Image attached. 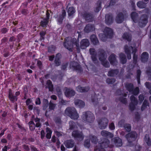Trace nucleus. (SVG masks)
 <instances>
[{"label": "nucleus", "instance_id": "obj_1", "mask_svg": "<svg viewBox=\"0 0 151 151\" xmlns=\"http://www.w3.org/2000/svg\"><path fill=\"white\" fill-rule=\"evenodd\" d=\"M69 37L65 38L63 42V45L65 48L70 51L72 52L73 45H75L76 47H79L78 41H77L76 39H74L69 40Z\"/></svg>", "mask_w": 151, "mask_h": 151}, {"label": "nucleus", "instance_id": "obj_2", "mask_svg": "<svg viewBox=\"0 0 151 151\" xmlns=\"http://www.w3.org/2000/svg\"><path fill=\"white\" fill-rule=\"evenodd\" d=\"M81 118L85 122L91 123L93 122L95 116L92 112L89 111H87L83 113Z\"/></svg>", "mask_w": 151, "mask_h": 151}, {"label": "nucleus", "instance_id": "obj_3", "mask_svg": "<svg viewBox=\"0 0 151 151\" xmlns=\"http://www.w3.org/2000/svg\"><path fill=\"white\" fill-rule=\"evenodd\" d=\"M65 114L68 116L71 119H77L78 117V114L76 109L73 107H68L65 110Z\"/></svg>", "mask_w": 151, "mask_h": 151}, {"label": "nucleus", "instance_id": "obj_4", "mask_svg": "<svg viewBox=\"0 0 151 151\" xmlns=\"http://www.w3.org/2000/svg\"><path fill=\"white\" fill-rule=\"evenodd\" d=\"M101 39L103 41H105L107 38H111L113 35V30L109 27H106L104 29V33L101 34ZM101 36V34L99 35Z\"/></svg>", "mask_w": 151, "mask_h": 151}, {"label": "nucleus", "instance_id": "obj_5", "mask_svg": "<svg viewBox=\"0 0 151 151\" xmlns=\"http://www.w3.org/2000/svg\"><path fill=\"white\" fill-rule=\"evenodd\" d=\"M137 137V134L135 131H132L126 134L125 136L128 142L132 143L135 141Z\"/></svg>", "mask_w": 151, "mask_h": 151}, {"label": "nucleus", "instance_id": "obj_6", "mask_svg": "<svg viewBox=\"0 0 151 151\" xmlns=\"http://www.w3.org/2000/svg\"><path fill=\"white\" fill-rule=\"evenodd\" d=\"M148 16L146 14H143L141 16L138 22V25L141 28L145 27L147 24Z\"/></svg>", "mask_w": 151, "mask_h": 151}, {"label": "nucleus", "instance_id": "obj_7", "mask_svg": "<svg viewBox=\"0 0 151 151\" xmlns=\"http://www.w3.org/2000/svg\"><path fill=\"white\" fill-rule=\"evenodd\" d=\"M72 136L75 139L81 141L84 138V136L82 132L76 130L73 131L72 133Z\"/></svg>", "mask_w": 151, "mask_h": 151}, {"label": "nucleus", "instance_id": "obj_8", "mask_svg": "<svg viewBox=\"0 0 151 151\" xmlns=\"http://www.w3.org/2000/svg\"><path fill=\"white\" fill-rule=\"evenodd\" d=\"M98 122L100 128L101 129H104L107 127L109 120L106 118H102Z\"/></svg>", "mask_w": 151, "mask_h": 151}, {"label": "nucleus", "instance_id": "obj_9", "mask_svg": "<svg viewBox=\"0 0 151 151\" xmlns=\"http://www.w3.org/2000/svg\"><path fill=\"white\" fill-rule=\"evenodd\" d=\"M110 142L107 139L101 138L100 141L99 142V146L101 149H104V148H107L109 147Z\"/></svg>", "mask_w": 151, "mask_h": 151}, {"label": "nucleus", "instance_id": "obj_10", "mask_svg": "<svg viewBox=\"0 0 151 151\" xmlns=\"http://www.w3.org/2000/svg\"><path fill=\"white\" fill-rule=\"evenodd\" d=\"M127 16L126 14H124L122 12L119 13L116 17L115 20L116 22L118 24L122 23L124 21L125 17Z\"/></svg>", "mask_w": 151, "mask_h": 151}, {"label": "nucleus", "instance_id": "obj_11", "mask_svg": "<svg viewBox=\"0 0 151 151\" xmlns=\"http://www.w3.org/2000/svg\"><path fill=\"white\" fill-rule=\"evenodd\" d=\"M70 65L72 66L74 70L78 71L80 73L83 71L81 65L76 62L74 61L72 62L70 64Z\"/></svg>", "mask_w": 151, "mask_h": 151}, {"label": "nucleus", "instance_id": "obj_12", "mask_svg": "<svg viewBox=\"0 0 151 151\" xmlns=\"http://www.w3.org/2000/svg\"><path fill=\"white\" fill-rule=\"evenodd\" d=\"M65 95L66 97L71 98L75 95L76 92L73 89L67 87H65Z\"/></svg>", "mask_w": 151, "mask_h": 151}, {"label": "nucleus", "instance_id": "obj_13", "mask_svg": "<svg viewBox=\"0 0 151 151\" xmlns=\"http://www.w3.org/2000/svg\"><path fill=\"white\" fill-rule=\"evenodd\" d=\"M114 20L113 17L111 14L109 13L106 15L105 22L107 25H109L112 24Z\"/></svg>", "mask_w": 151, "mask_h": 151}, {"label": "nucleus", "instance_id": "obj_14", "mask_svg": "<svg viewBox=\"0 0 151 151\" xmlns=\"http://www.w3.org/2000/svg\"><path fill=\"white\" fill-rule=\"evenodd\" d=\"M61 14H59L57 19L58 22L59 24L62 23L63 21L66 16V12L65 10H62Z\"/></svg>", "mask_w": 151, "mask_h": 151}, {"label": "nucleus", "instance_id": "obj_15", "mask_svg": "<svg viewBox=\"0 0 151 151\" xmlns=\"http://www.w3.org/2000/svg\"><path fill=\"white\" fill-rule=\"evenodd\" d=\"M89 51L90 54L91 55V58L93 62L97 61V53L95 49L91 48L89 49Z\"/></svg>", "mask_w": 151, "mask_h": 151}, {"label": "nucleus", "instance_id": "obj_16", "mask_svg": "<svg viewBox=\"0 0 151 151\" xmlns=\"http://www.w3.org/2000/svg\"><path fill=\"white\" fill-rule=\"evenodd\" d=\"M83 16L86 21L89 22L93 20L94 17L92 13L86 12L83 14Z\"/></svg>", "mask_w": 151, "mask_h": 151}, {"label": "nucleus", "instance_id": "obj_17", "mask_svg": "<svg viewBox=\"0 0 151 151\" xmlns=\"http://www.w3.org/2000/svg\"><path fill=\"white\" fill-rule=\"evenodd\" d=\"M90 87L88 86L82 87L79 85L76 88L77 91L80 93H86L88 91L90 90Z\"/></svg>", "mask_w": 151, "mask_h": 151}, {"label": "nucleus", "instance_id": "obj_18", "mask_svg": "<svg viewBox=\"0 0 151 151\" xmlns=\"http://www.w3.org/2000/svg\"><path fill=\"white\" fill-rule=\"evenodd\" d=\"M99 60L100 61L106 60L107 58L106 53L104 50L102 49L99 50Z\"/></svg>", "mask_w": 151, "mask_h": 151}, {"label": "nucleus", "instance_id": "obj_19", "mask_svg": "<svg viewBox=\"0 0 151 151\" xmlns=\"http://www.w3.org/2000/svg\"><path fill=\"white\" fill-rule=\"evenodd\" d=\"M89 45V42L88 39H83L82 40L81 42L80 47L81 49H84L88 47Z\"/></svg>", "mask_w": 151, "mask_h": 151}, {"label": "nucleus", "instance_id": "obj_20", "mask_svg": "<svg viewBox=\"0 0 151 151\" xmlns=\"http://www.w3.org/2000/svg\"><path fill=\"white\" fill-rule=\"evenodd\" d=\"M64 144L67 148H70L74 147L75 142L72 140H67L64 141Z\"/></svg>", "mask_w": 151, "mask_h": 151}, {"label": "nucleus", "instance_id": "obj_21", "mask_svg": "<svg viewBox=\"0 0 151 151\" xmlns=\"http://www.w3.org/2000/svg\"><path fill=\"white\" fill-rule=\"evenodd\" d=\"M113 141L115 145L117 147L121 146L122 145V140L119 137H116L113 139Z\"/></svg>", "mask_w": 151, "mask_h": 151}, {"label": "nucleus", "instance_id": "obj_22", "mask_svg": "<svg viewBox=\"0 0 151 151\" xmlns=\"http://www.w3.org/2000/svg\"><path fill=\"white\" fill-rule=\"evenodd\" d=\"M149 55L148 53L146 52H143L141 55V61L144 63H147L148 60Z\"/></svg>", "mask_w": 151, "mask_h": 151}, {"label": "nucleus", "instance_id": "obj_23", "mask_svg": "<svg viewBox=\"0 0 151 151\" xmlns=\"http://www.w3.org/2000/svg\"><path fill=\"white\" fill-rule=\"evenodd\" d=\"M101 134L102 136L106 138H111L114 136V135L112 133L106 130L102 131L101 132Z\"/></svg>", "mask_w": 151, "mask_h": 151}, {"label": "nucleus", "instance_id": "obj_24", "mask_svg": "<svg viewBox=\"0 0 151 151\" xmlns=\"http://www.w3.org/2000/svg\"><path fill=\"white\" fill-rule=\"evenodd\" d=\"M109 60L112 65H114L116 63H117L116 58V55L114 53L111 54L109 58Z\"/></svg>", "mask_w": 151, "mask_h": 151}, {"label": "nucleus", "instance_id": "obj_25", "mask_svg": "<svg viewBox=\"0 0 151 151\" xmlns=\"http://www.w3.org/2000/svg\"><path fill=\"white\" fill-rule=\"evenodd\" d=\"M102 0H98L96 4V7L94 9V12L96 13H98L101 9Z\"/></svg>", "mask_w": 151, "mask_h": 151}, {"label": "nucleus", "instance_id": "obj_26", "mask_svg": "<svg viewBox=\"0 0 151 151\" xmlns=\"http://www.w3.org/2000/svg\"><path fill=\"white\" fill-rule=\"evenodd\" d=\"M119 73V70L118 69H112L108 71V76H109L114 77L117 75Z\"/></svg>", "mask_w": 151, "mask_h": 151}, {"label": "nucleus", "instance_id": "obj_27", "mask_svg": "<svg viewBox=\"0 0 151 151\" xmlns=\"http://www.w3.org/2000/svg\"><path fill=\"white\" fill-rule=\"evenodd\" d=\"M124 52L127 55V58L128 60L131 59V50L129 49L127 45H126L124 46Z\"/></svg>", "mask_w": 151, "mask_h": 151}, {"label": "nucleus", "instance_id": "obj_28", "mask_svg": "<svg viewBox=\"0 0 151 151\" xmlns=\"http://www.w3.org/2000/svg\"><path fill=\"white\" fill-rule=\"evenodd\" d=\"M74 103L76 106H78L80 108H82L85 106V103L82 100L77 99L75 100Z\"/></svg>", "mask_w": 151, "mask_h": 151}, {"label": "nucleus", "instance_id": "obj_29", "mask_svg": "<svg viewBox=\"0 0 151 151\" xmlns=\"http://www.w3.org/2000/svg\"><path fill=\"white\" fill-rule=\"evenodd\" d=\"M46 84L47 86L46 87V88H47L49 89V91L52 92L54 90V86L52 81L50 80H47V81Z\"/></svg>", "mask_w": 151, "mask_h": 151}, {"label": "nucleus", "instance_id": "obj_30", "mask_svg": "<svg viewBox=\"0 0 151 151\" xmlns=\"http://www.w3.org/2000/svg\"><path fill=\"white\" fill-rule=\"evenodd\" d=\"M131 17L133 21L135 23L138 22V14L135 12H132L131 14Z\"/></svg>", "mask_w": 151, "mask_h": 151}, {"label": "nucleus", "instance_id": "obj_31", "mask_svg": "<svg viewBox=\"0 0 151 151\" xmlns=\"http://www.w3.org/2000/svg\"><path fill=\"white\" fill-rule=\"evenodd\" d=\"M90 40L91 42L94 45H96L99 43L98 38L95 35H92L91 36Z\"/></svg>", "mask_w": 151, "mask_h": 151}, {"label": "nucleus", "instance_id": "obj_32", "mask_svg": "<svg viewBox=\"0 0 151 151\" xmlns=\"http://www.w3.org/2000/svg\"><path fill=\"white\" fill-rule=\"evenodd\" d=\"M93 27L92 24H88L86 25L84 30L85 32L89 33L93 30Z\"/></svg>", "mask_w": 151, "mask_h": 151}, {"label": "nucleus", "instance_id": "obj_33", "mask_svg": "<svg viewBox=\"0 0 151 151\" xmlns=\"http://www.w3.org/2000/svg\"><path fill=\"white\" fill-rule=\"evenodd\" d=\"M8 38L7 37H4L1 40V43L0 44V47L3 48L6 47L7 44Z\"/></svg>", "mask_w": 151, "mask_h": 151}, {"label": "nucleus", "instance_id": "obj_34", "mask_svg": "<svg viewBox=\"0 0 151 151\" xmlns=\"http://www.w3.org/2000/svg\"><path fill=\"white\" fill-rule=\"evenodd\" d=\"M120 61L122 64H125L127 62V59L125 55L123 53H121L119 55Z\"/></svg>", "mask_w": 151, "mask_h": 151}, {"label": "nucleus", "instance_id": "obj_35", "mask_svg": "<svg viewBox=\"0 0 151 151\" xmlns=\"http://www.w3.org/2000/svg\"><path fill=\"white\" fill-rule=\"evenodd\" d=\"M122 38L128 42H130L132 39L131 35L127 32H125L123 34Z\"/></svg>", "mask_w": 151, "mask_h": 151}, {"label": "nucleus", "instance_id": "obj_36", "mask_svg": "<svg viewBox=\"0 0 151 151\" xmlns=\"http://www.w3.org/2000/svg\"><path fill=\"white\" fill-rule=\"evenodd\" d=\"M49 102L48 100L47 99H44L42 101V109L43 110L45 111L46 110L49 106Z\"/></svg>", "mask_w": 151, "mask_h": 151}, {"label": "nucleus", "instance_id": "obj_37", "mask_svg": "<svg viewBox=\"0 0 151 151\" xmlns=\"http://www.w3.org/2000/svg\"><path fill=\"white\" fill-rule=\"evenodd\" d=\"M149 106V103L148 100L146 99L145 100L141 107V110L143 111L147 108V106Z\"/></svg>", "mask_w": 151, "mask_h": 151}, {"label": "nucleus", "instance_id": "obj_38", "mask_svg": "<svg viewBox=\"0 0 151 151\" xmlns=\"http://www.w3.org/2000/svg\"><path fill=\"white\" fill-rule=\"evenodd\" d=\"M49 20L43 18L42 20H41L40 23V26L43 28H46L49 23Z\"/></svg>", "mask_w": 151, "mask_h": 151}, {"label": "nucleus", "instance_id": "obj_39", "mask_svg": "<svg viewBox=\"0 0 151 151\" xmlns=\"http://www.w3.org/2000/svg\"><path fill=\"white\" fill-rule=\"evenodd\" d=\"M69 129L73 130L77 128L76 123L73 121H70L69 122Z\"/></svg>", "mask_w": 151, "mask_h": 151}, {"label": "nucleus", "instance_id": "obj_40", "mask_svg": "<svg viewBox=\"0 0 151 151\" xmlns=\"http://www.w3.org/2000/svg\"><path fill=\"white\" fill-rule=\"evenodd\" d=\"M76 12V10L74 7H70L68 9L67 12L69 16H71Z\"/></svg>", "mask_w": 151, "mask_h": 151}, {"label": "nucleus", "instance_id": "obj_41", "mask_svg": "<svg viewBox=\"0 0 151 151\" xmlns=\"http://www.w3.org/2000/svg\"><path fill=\"white\" fill-rule=\"evenodd\" d=\"M144 140L148 146H151V140L149 135L147 134H146L145 135L144 137Z\"/></svg>", "mask_w": 151, "mask_h": 151}, {"label": "nucleus", "instance_id": "obj_42", "mask_svg": "<svg viewBox=\"0 0 151 151\" xmlns=\"http://www.w3.org/2000/svg\"><path fill=\"white\" fill-rule=\"evenodd\" d=\"M46 137L48 139H50L51 137L52 131L50 128L47 127L46 128Z\"/></svg>", "mask_w": 151, "mask_h": 151}, {"label": "nucleus", "instance_id": "obj_43", "mask_svg": "<svg viewBox=\"0 0 151 151\" xmlns=\"http://www.w3.org/2000/svg\"><path fill=\"white\" fill-rule=\"evenodd\" d=\"M125 87L127 90L129 92H131L134 88V85L132 83H129L126 85Z\"/></svg>", "mask_w": 151, "mask_h": 151}, {"label": "nucleus", "instance_id": "obj_44", "mask_svg": "<svg viewBox=\"0 0 151 151\" xmlns=\"http://www.w3.org/2000/svg\"><path fill=\"white\" fill-rule=\"evenodd\" d=\"M56 47L53 45H50L48 47V52H49L53 53L55 51Z\"/></svg>", "mask_w": 151, "mask_h": 151}, {"label": "nucleus", "instance_id": "obj_45", "mask_svg": "<svg viewBox=\"0 0 151 151\" xmlns=\"http://www.w3.org/2000/svg\"><path fill=\"white\" fill-rule=\"evenodd\" d=\"M3 52L4 53L3 54V56L4 57H7L10 55L9 48L7 47L5 48L4 49Z\"/></svg>", "mask_w": 151, "mask_h": 151}, {"label": "nucleus", "instance_id": "obj_46", "mask_svg": "<svg viewBox=\"0 0 151 151\" xmlns=\"http://www.w3.org/2000/svg\"><path fill=\"white\" fill-rule=\"evenodd\" d=\"M101 64L105 67L108 68L110 67L109 63L107 60H101Z\"/></svg>", "mask_w": 151, "mask_h": 151}, {"label": "nucleus", "instance_id": "obj_47", "mask_svg": "<svg viewBox=\"0 0 151 151\" xmlns=\"http://www.w3.org/2000/svg\"><path fill=\"white\" fill-rule=\"evenodd\" d=\"M126 123H125V120L122 119L120 120L118 122V126L119 127H123Z\"/></svg>", "mask_w": 151, "mask_h": 151}, {"label": "nucleus", "instance_id": "obj_48", "mask_svg": "<svg viewBox=\"0 0 151 151\" xmlns=\"http://www.w3.org/2000/svg\"><path fill=\"white\" fill-rule=\"evenodd\" d=\"M124 128L126 129V131L130 132L131 130V126L130 124H126Z\"/></svg>", "mask_w": 151, "mask_h": 151}, {"label": "nucleus", "instance_id": "obj_49", "mask_svg": "<svg viewBox=\"0 0 151 151\" xmlns=\"http://www.w3.org/2000/svg\"><path fill=\"white\" fill-rule=\"evenodd\" d=\"M131 92L134 95H137L139 93V87H137L134 89L133 88L132 91H131Z\"/></svg>", "mask_w": 151, "mask_h": 151}, {"label": "nucleus", "instance_id": "obj_50", "mask_svg": "<svg viewBox=\"0 0 151 151\" xmlns=\"http://www.w3.org/2000/svg\"><path fill=\"white\" fill-rule=\"evenodd\" d=\"M130 99L131 101V103H134L136 105H137V104L138 101L137 99L134 96H131L130 97Z\"/></svg>", "mask_w": 151, "mask_h": 151}, {"label": "nucleus", "instance_id": "obj_51", "mask_svg": "<svg viewBox=\"0 0 151 151\" xmlns=\"http://www.w3.org/2000/svg\"><path fill=\"white\" fill-rule=\"evenodd\" d=\"M137 6L140 8H145V4L142 1H139L137 3Z\"/></svg>", "mask_w": 151, "mask_h": 151}, {"label": "nucleus", "instance_id": "obj_52", "mask_svg": "<svg viewBox=\"0 0 151 151\" xmlns=\"http://www.w3.org/2000/svg\"><path fill=\"white\" fill-rule=\"evenodd\" d=\"M115 80L114 78H107L106 79V82L108 84H113L115 82Z\"/></svg>", "mask_w": 151, "mask_h": 151}, {"label": "nucleus", "instance_id": "obj_53", "mask_svg": "<svg viewBox=\"0 0 151 151\" xmlns=\"http://www.w3.org/2000/svg\"><path fill=\"white\" fill-rule=\"evenodd\" d=\"M138 55L136 54H134L133 55V63L134 65H136L137 63Z\"/></svg>", "mask_w": 151, "mask_h": 151}, {"label": "nucleus", "instance_id": "obj_54", "mask_svg": "<svg viewBox=\"0 0 151 151\" xmlns=\"http://www.w3.org/2000/svg\"><path fill=\"white\" fill-rule=\"evenodd\" d=\"M84 145L85 147L89 148L90 146V141L88 139H87L84 141Z\"/></svg>", "mask_w": 151, "mask_h": 151}, {"label": "nucleus", "instance_id": "obj_55", "mask_svg": "<svg viewBox=\"0 0 151 151\" xmlns=\"http://www.w3.org/2000/svg\"><path fill=\"white\" fill-rule=\"evenodd\" d=\"M135 105L134 103H130L129 105V109L132 111H134L135 109Z\"/></svg>", "mask_w": 151, "mask_h": 151}, {"label": "nucleus", "instance_id": "obj_56", "mask_svg": "<svg viewBox=\"0 0 151 151\" xmlns=\"http://www.w3.org/2000/svg\"><path fill=\"white\" fill-rule=\"evenodd\" d=\"M118 100L123 104H126L127 103V101L126 98L120 97L119 98Z\"/></svg>", "mask_w": 151, "mask_h": 151}, {"label": "nucleus", "instance_id": "obj_57", "mask_svg": "<svg viewBox=\"0 0 151 151\" xmlns=\"http://www.w3.org/2000/svg\"><path fill=\"white\" fill-rule=\"evenodd\" d=\"M10 101L14 103L15 101H17V98L16 96H12L9 98Z\"/></svg>", "mask_w": 151, "mask_h": 151}, {"label": "nucleus", "instance_id": "obj_58", "mask_svg": "<svg viewBox=\"0 0 151 151\" xmlns=\"http://www.w3.org/2000/svg\"><path fill=\"white\" fill-rule=\"evenodd\" d=\"M91 140L92 142L96 144L97 142V137L94 135H93L91 138Z\"/></svg>", "mask_w": 151, "mask_h": 151}, {"label": "nucleus", "instance_id": "obj_59", "mask_svg": "<svg viewBox=\"0 0 151 151\" xmlns=\"http://www.w3.org/2000/svg\"><path fill=\"white\" fill-rule=\"evenodd\" d=\"M116 0H110L108 5L107 6V8L110 6H114L116 3Z\"/></svg>", "mask_w": 151, "mask_h": 151}, {"label": "nucleus", "instance_id": "obj_60", "mask_svg": "<svg viewBox=\"0 0 151 151\" xmlns=\"http://www.w3.org/2000/svg\"><path fill=\"white\" fill-rule=\"evenodd\" d=\"M54 121L55 123L60 124H61L62 122L61 117L60 116L56 117L55 118Z\"/></svg>", "mask_w": 151, "mask_h": 151}, {"label": "nucleus", "instance_id": "obj_61", "mask_svg": "<svg viewBox=\"0 0 151 151\" xmlns=\"http://www.w3.org/2000/svg\"><path fill=\"white\" fill-rule=\"evenodd\" d=\"M49 109L51 110H54L55 107V104L50 102L49 104Z\"/></svg>", "mask_w": 151, "mask_h": 151}, {"label": "nucleus", "instance_id": "obj_62", "mask_svg": "<svg viewBox=\"0 0 151 151\" xmlns=\"http://www.w3.org/2000/svg\"><path fill=\"white\" fill-rule=\"evenodd\" d=\"M139 100L140 103H142L143 101L144 100L145 97L142 94H140L139 96Z\"/></svg>", "mask_w": 151, "mask_h": 151}, {"label": "nucleus", "instance_id": "obj_63", "mask_svg": "<svg viewBox=\"0 0 151 151\" xmlns=\"http://www.w3.org/2000/svg\"><path fill=\"white\" fill-rule=\"evenodd\" d=\"M37 65L40 70H42V63L40 60L37 61Z\"/></svg>", "mask_w": 151, "mask_h": 151}, {"label": "nucleus", "instance_id": "obj_64", "mask_svg": "<svg viewBox=\"0 0 151 151\" xmlns=\"http://www.w3.org/2000/svg\"><path fill=\"white\" fill-rule=\"evenodd\" d=\"M29 12L27 9H23L21 11L22 14L24 15H27L28 14Z\"/></svg>", "mask_w": 151, "mask_h": 151}]
</instances>
